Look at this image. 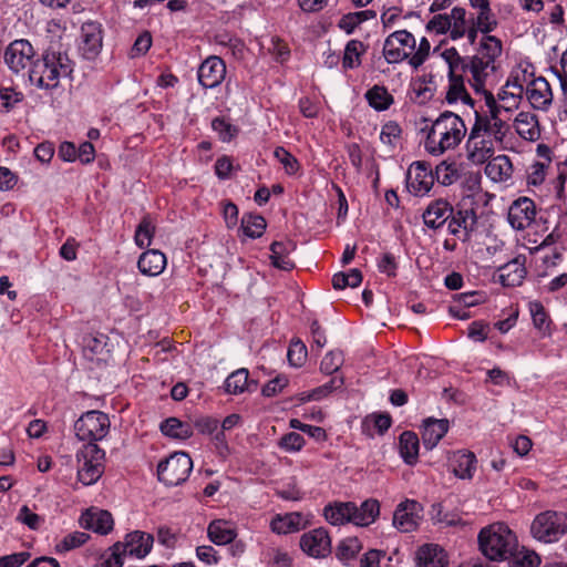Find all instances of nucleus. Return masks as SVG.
I'll use <instances>...</instances> for the list:
<instances>
[{"mask_svg":"<svg viewBox=\"0 0 567 567\" xmlns=\"http://www.w3.org/2000/svg\"><path fill=\"white\" fill-rule=\"evenodd\" d=\"M467 132L465 122L453 112H443L427 128L424 140L425 151L433 156H441L456 150Z\"/></svg>","mask_w":567,"mask_h":567,"instance_id":"obj_1","label":"nucleus"},{"mask_svg":"<svg viewBox=\"0 0 567 567\" xmlns=\"http://www.w3.org/2000/svg\"><path fill=\"white\" fill-rule=\"evenodd\" d=\"M502 42L494 35H483L476 54L465 63L464 72L476 92L486 93V86L494 80L496 60L502 54Z\"/></svg>","mask_w":567,"mask_h":567,"instance_id":"obj_2","label":"nucleus"},{"mask_svg":"<svg viewBox=\"0 0 567 567\" xmlns=\"http://www.w3.org/2000/svg\"><path fill=\"white\" fill-rule=\"evenodd\" d=\"M73 71L72 62L66 53L48 49L40 60L34 61L29 70L31 83L41 89H54L61 78L69 76Z\"/></svg>","mask_w":567,"mask_h":567,"instance_id":"obj_3","label":"nucleus"},{"mask_svg":"<svg viewBox=\"0 0 567 567\" xmlns=\"http://www.w3.org/2000/svg\"><path fill=\"white\" fill-rule=\"evenodd\" d=\"M480 548L491 560H504L513 555L517 539L504 523H494L484 527L478 534Z\"/></svg>","mask_w":567,"mask_h":567,"instance_id":"obj_4","label":"nucleus"},{"mask_svg":"<svg viewBox=\"0 0 567 567\" xmlns=\"http://www.w3.org/2000/svg\"><path fill=\"white\" fill-rule=\"evenodd\" d=\"M567 533V514L545 511L536 515L530 525L532 536L544 544L558 542Z\"/></svg>","mask_w":567,"mask_h":567,"instance_id":"obj_5","label":"nucleus"},{"mask_svg":"<svg viewBox=\"0 0 567 567\" xmlns=\"http://www.w3.org/2000/svg\"><path fill=\"white\" fill-rule=\"evenodd\" d=\"M488 114L482 115L475 112L474 126L483 134L487 135L496 145L504 147L509 141L511 126L501 118L499 106L489 94L487 97Z\"/></svg>","mask_w":567,"mask_h":567,"instance_id":"obj_6","label":"nucleus"},{"mask_svg":"<svg viewBox=\"0 0 567 567\" xmlns=\"http://www.w3.org/2000/svg\"><path fill=\"white\" fill-rule=\"evenodd\" d=\"M78 478L83 485L94 484L104 472L105 452L96 444H84L76 453Z\"/></svg>","mask_w":567,"mask_h":567,"instance_id":"obj_7","label":"nucleus"},{"mask_svg":"<svg viewBox=\"0 0 567 567\" xmlns=\"http://www.w3.org/2000/svg\"><path fill=\"white\" fill-rule=\"evenodd\" d=\"M111 422L107 414L101 411H87L74 423L75 435L86 444H95L103 440L110 431Z\"/></svg>","mask_w":567,"mask_h":567,"instance_id":"obj_8","label":"nucleus"},{"mask_svg":"<svg viewBox=\"0 0 567 567\" xmlns=\"http://www.w3.org/2000/svg\"><path fill=\"white\" fill-rule=\"evenodd\" d=\"M193 470V461L185 452H175L157 466L158 480L167 486L184 483Z\"/></svg>","mask_w":567,"mask_h":567,"instance_id":"obj_9","label":"nucleus"},{"mask_svg":"<svg viewBox=\"0 0 567 567\" xmlns=\"http://www.w3.org/2000/svg\"><path fill=\"white\" fill-rule=\"evenodd\" d=\"M416 39L408 30H398L389 34L383 43V56L390 64L408 61L415 50Z\"/></svg>","mask_w":567,"mask_h":567,"instance_id":"obj_10","label":"nucleus"},{"mask_svg":"<svg viewBox=\"0 0 567 567\" xmlns=\"http://www.w3.org/2000/svg\"><path fill=\"white\" fill-rule=\"evenodd\" d=\"M35 51L32 44L25 39L12 41L4 51V63L13 72L19 74L27 69H31L34 61Z\"/></svg>","mask_w":567,"mask_h":567,"instance_id":"obj_11","label":"nucleus"},{"mask_svg":"<svg viewBox=\"0 0 567 567\" xmlns=\"http://www.w3.org/2000/svg\"><path fill=\"white\" fill-rule=\"evenodd\" d=\"M495 151L496 144L473 125L466 141L467 159L481 165L492 158Z\"/></svg>","mask_w":567,"mask_h":567,"instance_id":"obj_12","label":"nucleus"},{"mask_svg":"<svg viewBox=\"0 0 567 567\" xmlns=\"http://www.w3.org/2000/svg\"><path fill=\"white\" fill-rule=\"evenodd\" d=\"M434 174L425 162H414L406 173V188L415 196L426 195L434 185Z\"/></svg>","mask_w":567,"mask_h":567,"instance_id":"obj_13","label":"nucleus"},{"mask_svg":"<svg viewBox=\"0 0 567 567\" xmlns=\"http://www.w3.org/2000/svg\"><path fill=\"white\" fill-rule=\"evenodd\" d=\"M449 14L451 21L450 39L457 41L466 38L471 44H474L481 30H477L475 21L467 14V11L462 7H454Z\"/></svg>","mask_w":567,"mask_h":567,"instance_id":"obj_14","label":"nucleus"},{"mask_svg":"<svg viewBox=\"0 0 567 567\" xmlns=\"http://www.w3.org/2000/svg\"><path fill=\"white\" fill-rule=\"evenodd\" d=\"M299 545L301 550L312 558H326L331 553V538L323 527L302 534Z\"/></svg>","mask_w":567,"mask_h":567,"instance_id":"obj_15","label":"nucleus"},{"mask_svg":"<svg viewBox=\"0 0 567 567\" xmlns=\"http://www.w3.org/2000/svg\"><path fill=\"white\" fill-rule=\"evenodd\" d=\"M423 508L421 504L414 499H405L401 502L394 513L392 524L402 532L410 533L417 528L422 519Z\"/></svg>","mask_w":567,"mask_h":567,"instance_id":"obj_16","label":"nucleus"},{"mask_svg":"<svg viewBox=\"0 0 567 567\" xmlns=\"http://www.w3.org/2000/svg\"><path fill=\"white\" fill-rule=\"evenodd\" d=\"M522 82H526V86L524 85V92L529 104L536 110H548L554 99L548 81L543 76L527 81L524 76Z\"/></svg>","mask_w":567,"mask_h":567,"instance_id":"obj_17","label":"nucleus"},{"mask_svg":"<svg viewBox=\"0 0 567 567\" xmlns=\"http://www.w3.org/2000/svg\"><path fill=\"white\" fill-rule=\"evenodd\" d=\"M535 216L534 202L527 197H520L509 206L507 219L514 229L523 230L534 223Z\"/></svg>","mask_w":567,"mask_h":567,"instance_id":"obj_18","label":"nucleus"},{"mask_svg":"<svg viewBox=\"0 0 567 567\" xmlns=\"http://www.w3.org/2000/svg\"><path fill=\"white\" fill-rule=\"evenodd\" d=\"M447 221L449 233L457 239L466 241L476 224V214L473 208L461 207L456 212L453 210Z\"/></svg>","mask_w":567,"mask_h":567,"instance_id":"obj_19","label":"nucleus"},{"mask_svg":"<svg viewBox=\"0 0 567 567\" xmlns=\"http://www.w3.org/2000/svg\"><path fill=\"white\" fill-rule=\"evenodd\" d=\"M226 75V65L218 56L207 58L198 68V82L206 89L218 86Z\"/></svg>","mask_w":567,"mask_h":567,"instance_id":"obj_20","label":"nucleus"},{"mask_svg":"<svg viewBox=\"0 0 567 567\" xmlns=\"http://www.w3.org/2000/svg\"><path fill=\"white\" fill-rule=\"evenodd\" d=\"M80 525L94 533L106 535L113 529L114 520L107 511L91 507L81 515Z\"/></svg>","mask_w":567,"mask_h":567,"instance_id":"obj_21","label":"nucleus"},{"mask_svg":"<svg viewBox=\"0 0 567 567\" xmlns=\"http://www.w3.org/2000/svg\"><path fill=\"white\" fill-rule=\"evenodd\" d=\"M122 545V550L126 556L136 558H144L150 554L153 547L154 537L153 535L135 530L126 535L124 542H118Z\"/></svg>","mask_w":567,"mask_h":567,"instance_id":"obj_22","label":"nucleus"},{"mask_svg":"<svg viewBox=\"0 0 567 567\" xmlns=\"http://www.w3.org/2000/svg\"><path fill=\"white\" fill-rule=\"evenodd\" d=\"M80 50L84 58L94 59L102 49V30L96 22H86L81 28Z\"/></svg>","mask_w":567,"mask_h":567,"instance_id":"obj_23","label":"nucleus"},{"mask_svg":"<svg viewBox=\"0 0 567 567\" xmlns=\"http://www.w3.org/2000/svg\"><path fill=\"white\" fill-rule=\"evenodd\" d=\"M513 127L517 135L526 142H536L542 136L539 118L535 113L522 111L516 114Z\"/></svg>","mask_w":567,"mask_h":567,"instance_id":"obj_24","label":"nucleus"},{"mask_svg":"<svg viewBox=\"0 0 567 567\" xmlns=\"http://www.w3.org/2000/svg\"><path fill=\"white\" fill-rule=\"evenodd\" d=\"M468 2L474 10L471 17L475 21L477 30H481L484 35H488L497 27V20L492 11L489 0H468Z\"/></svg>","mask_w":567,"mask_h":567,"instance_id":"obj_25","label":"nucleus"},{"mask_svg":"<svg viewBox=\"0 0 567 567\" xmlns=\"http://www.w3.org/2000/svg\"><path fill=\"white\" fill-rule=\"evenodd\" d=\"M523 93L524 83L519 79L518 71H514L498 94V97L502 102V104H497V106H499V111H511L512 109H516L519 104Z\"/></svg>","mask_w":567,"mask_h":567,"instance_id":"obj_26","label":"nucleus"},{"mask_svg":"<svg viewBox=\"0 0 567 567\" xmlns=\"http://www.w3.org/2000/svg\"><path fill=\"white\" fill-rule=\"evenodd\" d=\"M167 258L158 249H147L142 252L137 259V268L140 272L148 277H157L165 270Z\"/></svg>","mask_w":567,"mask_h":567,"instance_id":"obj_27","label":"nucleus"},{"mask_svg":"<svg viewBox=\"0 0 567 567\" xmlns=\"http://www.w3.org/2000/svg\"><path fill=\"white\" fill-rule=\"evenodd\" d=\"M453 207L444 199L432 202L423 213L424 224L433 229L443 226L451 217Z\"/></svg>","mask_w":567,"mask_h":567,"instance_id":"obj_28","label":"nucleus"},{"mask_svg":"<svg viewBox=\"0 0 567 567\" xmlns=\"http://www.w3.org/2000/svg\"><path fill=\"white\" fill-rule=\"evenodd\" d=\"M354 513L353 502H333L323 508L326 520L333 526L351 524V514Z\"/></svg>","mask_w":567,"mask_h":567,"instance_id":"obj_29","label":"nucleus"},{"mask_svg":"<svg viewBox=\"0 0 567 567\" xmlns=\"http://www.w3.org/2000/svg\"><path fill=\"white\" fill-rule=\"evenodd\" d=\"M224 388L227 393L238 395L246 391H255L257 382L249 379V371L247 369L240 368L227 377Z\"/></svg>","mask_w":567,"mask_h":567,"instance_id":"obj_30","label":"nucleus"},{"mask_svg":"<svg viewBox=\"0 0 567 567\" xmlns=\"http://www.w3.org/2000/svg\"><path fill=\"white\" fill-rule=\"evenodd\" d=\"M416 560L420 567H445L447 556L444 549L436 544H425L416 553Z\"/></svg>","mask_w":567,"mask_h":567,"instance_id":"obj_31","label":"nucleus"},{"mask_svg":"<svg viewBox=\"0 0 567 567\" xmlns=\"http://www.w3.org/2000/svg\"><path fill=\"white\" fill-rule=\"evenodd\" d=\"M306 526L303 517L298 512L277 514L270 522V528L278 535L296 533Z\"/></svg>","mask_w":567,"mask_h":567,"instance_id":"obj_32","label":"nucleus"},{"mask_svg":"<svg viewBox=\"0 0 567 567\" xmlns=\"http://www.w3.org/2000/svg\"><path fill=\"white\" fill-rule=\"evenodd\" d=\"M486 176L495 183L507 182L513 174V165L508 156L498 155L489 158L485 166Z\"/></svg>","mask_w":567,"mask_h":567,"instance_id":"obj_33","label":"nucleus"},{"mask_svg":"<svg viewBox=\"0 0 567 567\" xmlns=\"http://www.w3.org/2000/svg\"><path fill=\"white\" fill-rule=\"evenodd\" d=\"M380 515V503L370 498L358 506L354 503V513L351 514V524L360 527L370 526Z\"/></svg>","mask_w":567,"mask_h":567,"instance_id":"obj_34","label":"nucleus"},{"mask_svg":"<svg viewBox=\"0 0 567 567\" xmlns=\"http://www.w3.org/2000/svg\"><path fill=\"white\" fill-rule=\"evenodd\" d=\"M449 430V421L441 419H427L424 421L422 440L426 449L432 450Z\"/></svg>","mask_w":567,"mask_h":567,"instance_id":"obj_35","label":"nucleus"},{"mask_svg":"<svg viewBox=\"0 0 567 567\" xmlns=\"http://www.w3.org/2000/svg\"><path fill=\"white\" fill-rule=\"evenodd\" d=\"M207 536L215 545L223 546L231 543L236 538L237 532L230 522L216 519L208 525Z\"/></svg>","mask_w":567,"mask_h":567,"instance_id":"obj_36","label":"nucleus"},{"mask_svg":"<svg viewBox=\"0 0 567 567\" xmlns=\"http://www.w3.org/2000/svg\"><path fill=\"white\" fill-rule=\"evenodd\" d=\"M453 473L462 480H471L476 471V457L472 452L457 451L451 457Z\"/></svg>","mask_w":567,"mask_h":567,"instance_id":"obj_37","label":"nucleus"},{"mask_svg":"<svg viewBox=\"0 0 567 567\" xmlns=\"http://www.w3.org/2000/svg\"><path fill=\"white\" fill-rule=\"evenodd\" d=\"M526 276L524 260L517 257L499 268V281L503 286L515 287L522 284Z\"/></svg>","mask_w":567,"mask_h":567,"instance_id":"obj_38","label":"nucleus"},{"mask_svg":"<svg viewBox=\"0 0 567 567\" xmlns=\"http://www.w3.org/2000/svg\"><path fill=\"white\" fill-rule=\"evenodd\" d=\"M295 249L290 241H274L270 246V260L274 267L289 271L293 269L295 264L289 258V254Z\"/></svg>","mask_w":567,"mask_h":567,"instance_id":"obj_39","label":"nucleus"},{"mask_svg":"<svg viewBox=\"0 0 567 567\" xmlns=\"http://www.w3.org/2000/svg\"><path fill=\"white\" fill-rule=\"evenodd\" d=\"M420 441L414 432L405 431L399 437V450L403 461L414 465L419 458Z\"/></svg>","mask_w":567,"mask_h":567,"instance_id":"obj_40","label":"nucleus"},{"mask_svg":"<svg viewBox=\"0 0 567 567\" xmlns=\"http://www.w3.org/2000/svg\"><path fill=\"white\" fill-rule=\"evenodd\" d=\"M161 431L164 435L177 440H186L193 435V426L177 417H168L163 421Z\"/></svg>","mask_w":567,"mask_h":567,"instance_id":"obj_41","label":"nucleus"},{"mask_svg":"<svg viewBox=\"0 0 567 567\" xmlns=\"http://www.w3.org/2000/svg\"><path fill=\"white\" fill-rule=\"evenodd\" d=\"M365 99L369 105L375 111L382 112L394 103L393 96L389 93L386 87L374 85L365 92Z\"/></svg>","mask_w":567,"mask_h":567,"instance_id":"obj_42","label":"nucleus"},{"mask_svg":"<svg viewBox=\"0 0 567 567\" xmlns=\"http://www.w3.org/2000/svg\"><path fill=\"white\" fill-rule=\"evenodd\" d=\"M154 235L155 224L151 216L146 215L136 227L134 243L138 248H146L151 246Z\"/></svg>","mask_w":567,"mask_h":567,"instance_id":"obj_43","label":"nucleus"},{"mask_svg":"<svg viewBox=\"0 0 567 567\" xmlns=\"http://www.w3.org/2000/svg\"><path fill=\"white\" fill-rule=\"evenodd\" d=\"M402 140V128L395 121H388L381 127L380 141L388 148H395Z\"/></svg>","mask_w":567,"mask_h":567,"instance_id":"obj_44","label":"nucleus"},{"mask_svg":"<svg viewBox=\"0 0 567 567\" xmlns=\"http://www.w3.org/2000/svg\"><path fill=\"white\" fill-rule=\"evenodd\" d=\"M365 48L361 41L351 40L348 42L343 53L342 65L346 69H354L361 64V55Z\"/></svg>","mask_w":567,"mask_h":567,"instance_id":"obj_45","label":"nucleus"},{"mask_svg":"<svg viewBox=\"0 0 567 567\" xmlns=\"http://www.w3.org/2000/svg\"><path fill=\"white\" fill-rule=\"evenodd\" d=\"M529 312L532 315L534 327L543 336H548L550 333V320L544 306L539 301H532L529 302Z\"/></svg>","mask_w":567,"mask_h":567,"instance_id":"obj_46","label":"nucleus"},{"mask_svg":"<svg viewBox=\"0 0 567 567\" xmlns=\"http://www.w3.org/2000/svg\"><path fill=\"white\" fill-rule=\"evenodd\" d=\"M450 85L446 94V99L450 103L462 101L468 103L472 101L471 96L465 90L463 79L458 74L449 75Z\"/></svg>","mask_w":567,"mask_h":567,"instance_id":"obj_47","label":"nucleus"},{"mask_svg":"<svg viewBox=\"0 0 567 567\" xmlns=\"http://www.w3.org/2000/svg\"><path fill=\"white\" fill-rule=\"evenodd\" d=\"M266 220L260 215H244L241 218V229L250 238L260 237L266 229Z\"/></svg>","mask_w":567,"mask_h":567,"instance_id":"obj_48","label":"nucleus"},{"mask_svg":"<svg viewBox=\"0 0 567 567\" xmlns=\"http://www.w3.org/2000/svg\"><path fill=\"white\" fill-rule=\"evenodd\" d=\"M362 549V544L357 537H348L340 542L337 548V557L343 563L352 560Z\"/></svg>","mask_w":567,"mask_h":567,"instance_id":"obj_49","label":"nucleus"},{"mask_svg":"<svg viewBox=\"0 0 567 567\" xmlns=\"http://www.w3.org/2000/svg\"><path fill=\"white\" fill-rule=\"evenodd\" d=\"M90 539V536L83 532H73L64 536L59 543L55 544V551L63 554L75 548L81 547Z\"/></svg>","mask_w":567,"mask_h":567,"instance_id":"obj_50","label":"nucleus"},{"mask_svg":"<svg viewBox=\"0 0 567 567\" xmlns=\"http://www.w3.org/2000/svg\"><path fill=\"white\" fill-rule=\"evenodd\" d=\"M362 281V274L359 269H351L349 272H338L332 277V286L337 290H342L347 287L355 288Z\"/></svg>","mask_w":567,"mask_h":567,"instance_id":"obj_51","label":"nucleus"},{"mask_svg":"<svg viewBox=\"0 0 567 567\" xmlns=\"http://www.w3.org/2000/svg\"><path fill=\"white\" fill-rule=\"evenodd\" d=\"M437 181L443 185H451L458 178V171L454 162L443 161L435 168Z\"/></svg>","mask_w":567,"mask_h":567,"instance_id":"obj_52","label":"nucleus"},{"mask_svg":"<svg viewBox=\"0 0 567 567\" xmlns=\"http://www.w3.org/2000/svg\"><path fill=\"white\" fill-rule=\"evenodd\" d=\"M274 156L282 165L287 174L293 175L299 171L300 165L298 159L286 148L281 146L276 147Z\"/></svg>","mask_w":567,"mask_h":567,"instance_id":"obj_53","label":"nucleus"},{"mask_svg":"<svg viewBox=\"0 0 567 567\" xmlns=\"http://www.w3.org/2000/svg\"><path fill=\"white\" fill-rule=\"evenodd\" d=\"M426 31L437 35L449 34L451 29V21L449 13L434 14L425 25Z\"/></svg>","mask_w":567,"mask_h":567,"instance_id":"obj_54","label":"nucleus"},{"mask_svg":"<svg viewBox=\"0 0 567 567\" xmlns=\"http://www.w3.org/2000/svg\"><path fill=\"white\" fill-rule=\"evenodd\" d=\"M17 520L32 530H38L44 524V517L32 512L27 505L19 509Z\"/></svg>","mask_w":567,"mask_h":567,"instance_id":"obj_55","label":"nucleus"},{"mask_svg":"<svg viewBox=\"0 0 567 567\" xmlns=\"http://www.w3.org/2000/svg\"><path fill=\"white\" fill-rule=\"evenodd\" d=\"M22 93L12 87H3L0 90V111L10 112L18 103L22 101Z\"/></svg>","mask_w":567,"mask_h":567,"instance_id":"obj_56","label":"nucleus"},{"mask_svg":"<svg viewBox=\"0 0 567 567\" xmlns=\"http://www.w3.org/2000/svg\"><path fill=\"white\" fill-rule=\"evenodd\" d=\"M431 51V43L426 38H422L419 42V44L415 45V50L413 51L410 60V66L413 69H419L421 65L424 64V62L430 56Z\"/></svg>","mask_w":567,"mask_h":567,"instance_id":"obj_57","label":"nucleus"},{"mask_svg":"<svg viewBox=\"0 0 567 567\" xmlns=\"http://www.w3.org/2000/svg\"><path fill=\"white\" fill-rule=\"evenodd\" d=\"M306 444L302 435L296 432L285 434L278 442V446L286 452H299Z\"/></svg>","mask_w":567,"mask_h":567,"instance_id":"obj_58","label":"nucleus"},{"mask_svg":"<svg viewBox=\"0 0 567 567\" xmlns=\"http://www.w3.org/2000/svg\"><path fill=\"white\" fill-rule=\"evenodd\" d=\"M442 59L449 65V75L457 74L458 70H463L465 68V63L463 58L460 55L458 51L455 48L445 49L441 53Z\"/></svg>","mask_w":567,"mask_h":567,"instance_id":"obj_59","label":"nucleus"},{"mask_svg":"<svg viewBox=\"0 0 567 567\" xmlns=\"http://www.w3.org/2000/svg\"><path fill=\"white\" fill-rule=\"evenodd\" d=\"M288 361L292 367H301L307 358V348L300 340L292 341L288 349Z\"/></svg>","mask_w":567,"mask_h":567,"instance_id":"obj_60","label":"nucleus"},{"mask_svg":"<svg viewBox=\"0 0 567 567\" xmlns=\"http://www.w3.org/2000/svg\"><path fill=\"white\" fill-rule=\"evenodd\" d=\"M343 364V353L341 351L328 352L321 361V371L327 374L337 372Z\"/></svg>","mask_w":567,"mask_h":567,"instance_id":"obj_61","label":"nucleus"},{"mask_svg":"<svg viewBox=\"0 0 567 567\" xmlns=\"http://www.w3.org/2000/svg\"><path fill=\"white\" fill-rule=\"evenodd\" d=\"M212 127L224 142H229L237 133V130L224 118H215Z\"/></svg>","mask_w":567,"mask_h":567,"instance_id":"obj_62","label":"nucleus"},{"mask_svg":"<svg viewBox=\"0 0 567 567\" xmlns=\"http://www.w3.org/2000/svg\"><path fill=\"white\" fill-rule=\"evenodd\" d=\"M546 177V165L540 162L533 163L527 171V184L533 186L540 185Z\"/></svg>","mask_w":567,"mask_h":567,"instance_id":"obj_63","label":"nucleus"},{"mask_svg":"<svg viewBox=\"0 0 567 567\" xmlns=\"http://www.w3.org/2000/svg\"><path fill=\"white\" fill-rule=\"evenodd\" d=\"M540 558L535 551L519 553L512 561V567H537Z\"/></svg>","mask_w":567,"mask_h":567,"instance_id":"obj_64","label":"nucleus"}]
</instances>
